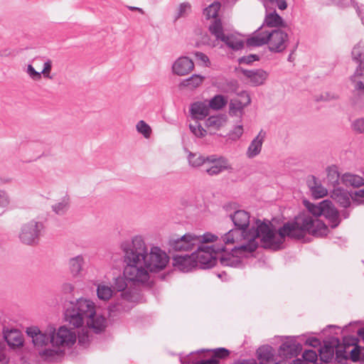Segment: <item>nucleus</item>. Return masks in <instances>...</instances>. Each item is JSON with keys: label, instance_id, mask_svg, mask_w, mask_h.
<instances>
[{"label": "nucleus", "instance_id": "nucleus-1", "mask_svg": "<svg viewBox=\"0 0 364 364\" xmlns=\"http://www.w3.org/2000/svg\"><path fill=\"white\" fill-rule=\"evenodd\" d=\"M124 274L132 282L145 283L149 272L164 270L169 262V256L158 246L149 247L141 235L121 242Z\"/></svg>", "mask_w": 364, "mask_h": 364}, {"label": "nucleus", "instance_id": "nucleus-2", "mask_svg": "<svg viewBox=\"0 0 364 364\" xmlns=\"http://www.w3.org/2000/svg\"><path fill=\"white\" fill-rule=\"evenodd\" d=\"M271 223H261L257 228H252L248 230L255 240L261 238L265 247L273 250L280 249L286 237L294 239H301L306 233L316 237L327 235L328 228L321 221L314 220L306 215H298L291 222H287L279 228V238L276 239L274 231L270 228Z\"/></svg>", "mask_w": 364, "mask_h": 364}, {"label": "nucleus", "instance_id": "nucleus-3", "mask_svg": "<svg viewBox=\"0 0 364 364\" xmlns=\"http://www.w3.org/2000/svg\"><path fill=\"white\" fill-rule=\"evenodd\" d=\"M64 317L65 321L73 328H80L86 323L95 333L104 331L107 326L106 318L97 314L95 304L85 299L70 302L65 311Z\"/></svg>", "mask_w": 364, "mask_h": 364}, {"label": "nucleus", "instance_id": "nucleus-4", "mask_svg": "<svg viewBox=\"0 0 364 364\" xmlns=\"http://www.w3.org/2000/svg\"><path fill=\"white\" fill-rule=\"evenodd\" d=\"M26 333L36 348L46 347L49 344L53 347V349L46 348L40 353L46 357L58 355L60 347L71 346L76 341L75 333L64 326L57 331L54 327L49 326L45 332L40 331L38 327H30L27 328Z\"/></svg>", "mask_w": 364, "mask_h": 364}, {"label": "nucleus", "instance_id": "nucleus-5", "mask_svg": "<svg viewBox=\"0 0 364 364\" xmlns=\"http://www.w3.org/2000/svg\"><path fill=\"white\" fill-rule=\"evenodd\" d=\"M288 41L289 36L286 32L279 28L264 29V26H261L252 37L247 39L246 43L250 47L267 44L271 52L281 53L286 49Z\"/></svg>", "mask_w": 364, "mask_h": 364}, {"label": "nucleus", "instance_id": "nucleus-6", "mask_svg": "<svg viewBox=\"0 0 364 364\" xmlns=\"http://www.w3.org/2000/svg\"><path fill=\"white\" fill-rule=\"evenodd\" d=\"M127 279L126 275L119 276L114 279L112 286L113 291H122L121 297L112 302L108 307L110 316H115L116 314L128 311L133 307V303L136 302L139 297L136 291L127 289Z\"/></svg>", "mask_w": 364, "mask_h": 364}, {"label": "nucleus", "instance_id": "nucleus-7", "mask_svg": "<svg viewBox=\"0 0 364 364\" xmlns=\"http://www.w3.org/2000/svg\"><path fill=\"white\" fill-rule=\"evenodd\" d=\"M235 228L229 230L223 237L225 245H233L239 239L247 236V228L250 225V214L242 210H236L230 215Z\"/></svg>", "mask_w": 364, "mask_h": 364}, {"label": "nucleus", "instance_id": "nucleus-8", "mask_svg": "<svg viewBox=\"0 0 364 364\" xmlns=\"http://www.w3.org/2000/svg\"><path fill=\"white\" fill-rule=\"evenodd\" d=\"M224 243L222 245H196L197 250L192 252L194 259L197 261V267L200 269H209L214 267L217 262L216 255L225 252Z\"/></svg>", "mask_w": 364, "mask_h": 364}, {"label": "nucleus", "instance_id": "nucleus-9", "mask_svg": "<svg viewBox=\"0 0 364 364\" xmlns=\"http://www.w3.org/2000/svg\"><path fill=\"white\" fill-rule=\"evenodd\" d=\"M200 244V238L193 233L171 235L167 243L169 252H191Z\"/></svg>", "mask_w": 364, "mask_h": 364}, {"label": "nucleus", "instance_id": "nucleus-10", "mask_svg": "<svg viewBox=\"0 0 364 364\" xmlns=\"http://www.w3.org/2000/svg\"><path fill=\"white\" fill-rule=\"evenodd\" d=\"M43 228V223L35 220L23 224L18 235L21 242L27 245H37Z\"/></svg>", "mask_w": 364, "mask_h": 364}, {"label": "nucleus", "instance_id": "nucleus-11", "mask_svg": "<svg viewBox=\"0 0 364 364\" xmlns=\"http://www.w3.org/2000/svg\"><path fill=\"white\" fill-rule=\"evenodd\" d=\"M350 81L353 85L351 97L352 103L359 108L364 107V73L360 70H355L354 74L350 76Z\"/></svg>", "mask_w": 364, "mask_h": 364}, {"label": "nucleus", "instance_id": "nucleus-12", "mask_svg": "<svg viewBox=\"0 0 364 364\" xmlns=\"http://www.w3.org/2000/svg\"><path fill=\"white\" fill-rule=\"evenodd\" d=\"M235 243L237 245L232 248L231 251L238 255L240 257H247V254L255 252L258 246L255 239L249 232L247 233V236L242 237Z\"/></svg>", "mask_w": 364, "mask_h": 364}, {"label": "nucleus", "instance_id": "nucleus-13", "mask_svg": "<svg viewBox=\"0 0 364 364\" xmlns=\"http://www.w3.org/2000/svg\"><path fill=\"white\" fill-rule=\"evenodd\" d=\"M301 350L302 345L294 338H289L279 346V354L281 357L288 359L296 357Z\"/></svg>", "mask_w": 364, "mask_h": 364}, {"label": "nucleus", "instance_id": "nucleus-14", "mask_svg": "<svg viewBox=\"0 0 364 364\" xmlns=\"http://www.w3.org/2000/svg\"><path fill=\"white\" fill-rule=\"evenodd\" d=\"M322 213L328 221L332 229L336 228L341 223L339 213L331 200H324L322 201Z\"/></svg>", "mask_w": 364, "mask_h": 364}, {"label": "nucleus", "instance_id": "nucleus-15", "mask_svg": "<svg viewBox=\"0 0 364 364\" xmlns=\"http://www.w3.org/2000/svg\"><path fill=\"white\" fill-rule=\"evenodd\" d=\"M173 265L179 271L188 272L197 267V261L194 259L193 254L173 256Z\"/></svg>", "mask_w": 364, "mask_h": 364}, {"label": "nucleus", "instance_id": "nucleus-16", "mask_svg": "<svg viewBox=\"0 0 364 364\" xmlns=\"http://www.w3.org/2000/svg\"><path fill=\"white\" fill-rule=\"evenodd\" d=\"M193 68L194 63L193 60L186 56L178 58L172 65L173 73L178 76L188 75Z\"/></svg>", "mask_w": 364, "mask_h": 364}, {"label": "nucleus", "instance_id": "nucleus-17", "mask_svg": "<svg viewBox=\"0 0 364 364\" xmlns=\"http://www.w3.org/2000/svg\"><path fill=\"white\" fill-rule=\"evenodd\" d=\"M339 344V339L332 337L329 341H325L323 347L319 349V357L321 361L330 363L333 358L335 347Z\"/></svg>", "mask_w": 364, "mask_h": 364}, {"label": "nucleus", "instance_id": "nucleus-18", "mask_svg": "<svg viewBox=\"0 0 364 364\" xmlns=\"http://www.w3.org/2000/svg\"><path fill=\"white\" fill-rule=\"evenodd\" d=\"M241 73L254 86H258L264 84L268 77V73L262 69L247 70L240 69Z\"/></svg>", "mask_w": 364, "mask_h": 364}, {"label": "nucleus", "instance_id": "nucleus-19", "mask_svg": "<svg viewBox=\"0 0 364 364\" xmlns=\"http://www.w3.org/2000/svg\"><path fill=\"white\" fill-rule=\"evenodd\" d=\"M243 101L238 98H235L230 100L229 104V114L231 116L241 115L245 107L251 102V99L247 93L244 92L241 95Z\"/></svg>", "mask_w": 364, "mask_h": 364}, {"label": "nucleus", "instance_id": "nucleus-20", "mask_svg": "<svg viewBox=\"0 0 364 364\" xmlns=\"http://www.w3.org/2000/svg\"><path fill=\"white\" fill-rule=\"evenodd\" d=\"M262 26H264V29L271 30L284 28L287 26V24L283 18L274 10L269 13L267 11L264 21Z\"/></svg>", "mask_w": 364, "mask_h": 364}, {"label": "nucleus", "instance_id": "nucleus-21", "mask_svg": "<svg viewBox=\"0 0 364 364\" xmlns=\"http://www.w3.org/2000/svg\"><path fill=\"white\" fill-rule=\"evenodd\" d=\"M265 137L266 132L261 129L259 134L252 140L246 152L249 159H252L260 154Z\"/></svg>", "mask_w": 364, "mask_h": 364}, {"label": "nucleus", "instance_id": "nucleus-22", "mask_svg": "<svg viewBox=\"0 0 364 364\" xmlns=\"http://www.w3.org/2000/svg\"><path fill=\"white\" fill-rule=\"evenodd\" d=\"M331 197L343 208H348L350 205V194L339 186L331 191Z\"/></svg>", "mask_w": 364, "mask_h": 364}, {"label": "nucleus", "instance_id": "nucleus-23", "mask_svg": "<svg viewBox=\"0 0 364 364\" xmlns=\"http://www.w3.org/2000/svg\"><path fill=\"white\" fill-rule=\"evenodd\" d=\"M232 169V166L230 165L228 160L226 158H222L219 163L217 164L206 165L203 168L205 171L208 176H218L224 171Z\"/></svg>", "mask_w": 364, "mask_h": 364}, {"label": "nucleus", "instance_id": "nucleus-24", "mask_svg": "<svg viewBox=\"0 0 364 364\" xmlns=\"http://www.w3.org/2000/svg\"><path fill=\"white\" fill-rule=\"evenodd\" d=\"M4 338L7 344L12 348L22 346L23 344L22 334L16 329H11L9 331L4 332Z\"/></svg>", "mask_w": 364, "mask_h": 364}, {"label": "nucleus", "instance_id": "nucleus-25", "mask_svg": "<svg viewBox=\"0 0 364 364\" xmlns=\"http://www.w3.org/2000/svg\"><path fill=\"white\" fill-rule=\"evenodd\" d=\"M327 176L326 183L329 188H335L338 187L341 182V177L336 166H329L326 169Z\"/></svg>", "mask_w": 364, "mask_h": 364}, {"label": "nucleus", "instance_id": "nucleus-26", "mask_svg": "<svg viewBox=\"0 0 364 364\" xmlns=\"http://www.w3.org/2000/svg\"><path fill=\"white\" fill-rule=\"evenodd\" d=\"M353 60L358 64L355 70H360V73H364V46L358 43L355 46L351 52Z\"/></svg>", "mask_w": 364, "mask_h": 364}, {"label": "nucleus", "instance_id": "nucleus-27", "mask_svg": "<svg viewBox=\"0 0 364 364\" xmlns=\"http://www.w3.org/2000/svg\"><path fill=\"white\" fill-rule=\"evenodd\" d=\"M209 106L204 102H196L191 106V112L197 119H202L209 114Z\"/></svg>", "mask_w": 364, "mask_h": 364}, {"label": "nucleus", "instance_id": "nucleus-28", "mask_svg": "<svg viewBox=\"0 0 364 364\" xmlns=\"http://www.w3.org/2000/svg\"><path fill=\"white\" fill-rule=\"evenodd\" d=\"M341 183L346 186L360 187L364 186V178L358 175L346 173L341 176Z\"/></svg>", "mask_w": 364, "mask_h": 364}, {"label": "nucleus", "instance_id": "nucleus-29", "mask_svg": "<svg viewBox=\"0 0 364 364\" xmlns=\"http://www.w3.org/2000/svg\"><path fill=\"white\" fill-rule=\"evenodd\" d=\"M270 346H263L257 350V357L260 364H269L273 360L274 354Z\"/></svg>", "mask_w": 364, "mask_h": 364}, {"label": "nucleus", "instance_id": "nucleus-30", "mask_svg": "<svg viewBox=\"0 0 364 364\" xmlns=\"http://www.w3.org/2000/svg\"><path fill=\"white\" fill-rule=\"evenodd\" d=\"M220 41L224 42L228 47L233 50H239L244 47L243 41L234 35L225 34Z\"/></svg>", "mask_w": 364, "mask_h": 364}, {"label": "nucleus", "instance_id": "nucleus-31", "mask_svg": "<svg viewBox=\"0 0 364 364\" xmlns=\"http://www.w3.org/2000/svg\"><path fill=\"white\" fill-rule=\"evenodd\" d=\"M332 4H336L340 7H347L352 5L356 11L358 16L360 18L361 21H363L364 16V6H359L357 2L354 0H331Z\"/></svg>", "mask_w": 364, "mask_h": 364}, {"label": "nucleus", "instance_id": "nucleus-32", "mask_svg": "<svg viewBox=\"0 0 364 364\" xmlns=\"http://www.w3.org/2000/svg\"><path fill=\"white\" fill-rule=\"evenodd\" d=\"M220 264L223 266H230L237 267L241 264V260L238 255H235L234 252L231 254L223 255L220 258Z\"/></svg>", "mask_w": 364, "mask_h": 364}, {"label": "nucleus", "instance_id": "nucleus-33", "mask_svg": "<svg viewBox=\"0 0 364 364\" xmlns=\"http://www.w3.org/2000/svg\"><path fill=\"white\" fill-rule=\"evenodd\" d=\"M228 99L222 95H216L209 101L208 106L213 110H220L226 106Z\"/></svg>", "mask_w": 364, "mask_h": 364}, {"label": "nucleus", "instance_id": "nucleus-34", "mask_svg": "<svg viewBox=\"0 0 364 364\" xmlns=\"http://www.w3.org/2000/svg\"><path fill=\"white\" fill-rule=\"evenodd\" d=\"M208 30L211 34L215 36L217 40H220L225 35L222 22L220 18L213 19L208 26Z\"/></svg>", "mask_w": 364, "mask_h": 364}, {"label": "nucleus", "instance_id": "nucleus-35", "mask_svg": "<svg viewBox=\"0 0 364 364\" xmlns=\"http://www.w3.org/2000/svg\"><path fill=\"white\" fill-rule=\"evenodd\" d=\"M307 207V209L309 210V212L310 213H311L313 215H311L309 213H300L299 215H309L310 217H311V218L314 220H318V221H321V223H323L326 227H328L322 220H319L317 218L318 216H321V213H322V208H323V206H322V202L319 203L318 205H315V204H313V203H309L308 205H306ZM328 229V228H327ZM328 233V232H327V234Z\"/></svg>", "mask_w": 364, "mask_h": 364}, {"label": "nucleus", "instance_id": "nucleus-36", "mask_svg": "<svg viewBox=\"0 0 364 364\" xmlns=\"http://www.w3.org/2000/svg\"><path fill=\"white\" fill-rule=\"evenodd\" d=\"M84 259L82 256L77 255L69 260V268L73 276H77L82 270Z\"/></svg>", "mask_w": 364, "mask_h": 364}, {"label": "nucleus", "instance_id": "nucleus-37", "mask_svg": "<svg viewBox=\"0 0 364 364\" xmlns=\"http://www.w3.org/2000/svg\"><path fill=\"white\" fill-rule=\"evenodd\" d=\"M204 77L200 75L193 74L190 77L183 80L180 85L181 87H190L191 89L196 88L202 84Z\"/></svg>", "mask_w": 364, "mask_h": 364}, {"label": "nucleus", "instance_id": "nucleus-38", "mask_svg": "<svg viewBox=\"0 0 364 364\" xmlns=\"http://www.w3.org/2000/svg\"><path fill=\"white\" fill-rule=\"evenodd\" d=\"M113 291L112 288L106 284H99L97 288V297L104 301L109 300L112 297Z\"/></svg>", "mask_w": 364, "mask_h": 364}, {"label": "nucleus", "instance_id": "nucleus-39", "mask_svg": "<svg viewBox=\"0 0 364 364\" xmlns=\"http://www.w3.org/2000/svg\"><path fill=\"white\" fill-rule=\"evenodd\" d=\"M220 9V4L218 1H214L213 4L206 7L203 11V14L207 19L218 18V14Z\"/></svg>", "mask_w": 364, "mask_h": 364}, {"label": "nucleus", "instance_id": "nucleus-40", "mask_svg": "<svg viewBox=\"0 0 364 364\" xmlns=\"http://www.w3.org/2000/svg\"><path fill=\"white\" fill-rule=\"evenodd\" d=\"M188 161L189 165L194 168H198L203 166H205V156H203L201 154L190 152L188 156Z\"/></svg>", "mask_w": 364, "mask_h": 364}, {"label": "nucleus", "instance_id": "nucleus-41", "mask_svg": "<svg viewBox=\"0 0 364 364\" xmlns=\"http://www.w3.org/2000/svg\"><path fill=\"white\" fill-rule=\"evenodd\" d=\"M225 123V118L222 115L210 116L205 121L208 127L219 129Z\"/></svg>", "mask_w": 364, "mask_h": 364}, {"label": "nucleus", "instance_id": "nucleus-42", "mask_svg": "<svg viewBox=\"0 0 364 364\" xmlns=\"http://www.w3.org/2000/svg\"><path fill=\"white\" fill-rule=\"evenodd\" d=\"M69 208V198H64L60 202L52 205L53 212L58 215L65 214Z\"/></svg>", "mask_w": 364, "mask_h": 364}, {"label": "nucleus", "instance_id": "nucleus-43", "mask_svg": "<svg viewBox=\"0 0 364 364\" xmlns=\"http://www.w3.org/2000/svg\"><path fill=\"white\" fill-rule=\"evenodd\" d=\"M212 358L215 360V364L219 363V360L225 359L230 355V350L225 348H218L213 349Z\"/></svg>", "mask_w": 364, "mask_h": 364}, {"label": "nucleus", "instance_id": "nucleus-44", "mask_svg": "<svg viewBox=\"0 0 364 364\" xmlns=\"http://www.w3.org/2000/svg\"><path fill=\"white\" fill-rule=\"evenodd\" d=\"M136 130L141 134L146 139H149L151 134V127L144 120H140L136 126Z\"/></svg>", "mask_w": 364, "mask_h": 364}, {"label": "nucleus", "instance_id": "nucleus-45", "mask_svg": "<svg viewBox=\"0 0 364 364\" xmlns=\"http://www.w3.org/2000/svg\"><path fill=\"white\" fill-rule=\"evenodd\" d=\"M189 128L191 132L197 137H203L206 134V131L197 121H196L193 124H190Z\"/></svg>", "mask_w": 364, "mask_h": 364}, {"label": "nucleus", "instance_id": "nucleus-46", "mask_svg": "<svg viewBox=\"0 0 364 364\" xmlns=\"http://www.w3.org/2000/svg\"><path fill=\"white\" fill-rule=\"evenodd\" d=\"M312 196L315 198H321L326 196L328 193V190L326 188L323 187L321 183L319 182L316 186L311 191Z\"/></svg>", "mask_w": 364, "mask_h": 364}, {"label": "nucleus", "instance_id": "nucleus-47", "mask_svg": "<svg viewBox=\"0 0 364 364\" xmlns=\"http://www.w3.org/2000/svg\"><path fill=\"white\" fill-rule=\"evenodd\" d=\"M317 358L318 355L316 352L313 350H306L302 354V358L310 364L315 363L317 360Z\"/></svg>", "mask_w": 364, "mask_h": 364}, {"label": "nucleus", "instance_id": "nucleus-48", "mask_svg": "<svg viewBox=\"0 0 364 364\" xmlns=\"http://www.w3.org/2000/svg\"><path fill=\"white\" fill-rule=\"evenodd\" d=\"M352 129L357 133L364 134V118L355 119L351 124Z\"/></svg>", "mask_w": 364, "mask_h": 364}, {"label": "nucleus", "instance_id": "nucleus-49", "mask_svg": "<svg viewBox=\"0 0 364 364\" xmlns=\"http://www.w3.org/2000/svg\"><path fill=\"white\" fill-rule=\"evenodd\" d=\"M243 134V127L242 125L235 126L230 134V137L232 140H237Z\"/></svg>", "mask_w": 364, "mask_h": 364}, {"label": "nucleus", "instance_id": "nucleus-50", "mask_svg": "<svg viewBox=\"0 0 364 364\" xmlns=\"http://www.w3.org/2000/svg\"><path fill=\"white\" fill-rule=\"evenodd\" d=\"M26 73L33 80H38L41 78V73L36 71L31 64L28 65Z\"/></svg>", "mask_w": 364, "mask_h": 364}, {"label": "nucleus", "instance_id": "nucleus-51", "mask_svg": "<svg viewBox=\"0 0 364 364\" xmlns=\"http://www.w3.org/2000/svg\"><path fill=\"white\" fill-rule=\"evenodd\" d=\"M200 238V245H207L208 242H213L217 237L210 233H205L203 235H197Z\"/></svg>", "mask_w": 364, "mask_h": 364}, {"label": "nucleus", "instance_id": "nucleus-52", "mask_svg": "<svg viewBox=\"0 0 364 364\" xmlns=\"http://www.w3.org/2000/svg\"><path fill=\"white\" fill-rule=\"evenodd\" d=\"M191 9L190 4L185 2L180 4L178 7V14L176 18L184 16L187 12Z\"/></svg>", "mask_w": 364, "mask_h": 364}, {"label": "nucleus", "instance_id": "nucleus-53", "mask_svg": "<svg viewBox=\"0 0 364 364\" xmlns=\"http://www.w3.org/2000/svg\"><path fill=\"white\" fill-rule=\"evenodd\" d=\"M259 58L257 55L250 54L247 56H243L239 59L240 63L250 64L254 61L259 60Z\"/></svg>", "mask_w": 364, "mask_h": 364}, {"label": "nucleus", "instance_id": "nucleus-54", "mask_svg": "<svg viewBox=\"0 0 364 364\" xmlns=\"http://www.w3.org/2000/svg\"><path fill=\"white\" fill-rule=\"evenodd\" d=\"M10 203V199L8 194L4 191L0 190V207L5 208Z\"/></svg>", "mask_w": 364, "mask_h": 364}, {"label": "nucleus", "instance_id": "nucleus-55", "mask_svg": "<svg viewBox=\"0 0 364 364\" xmlns=\"http://www.w3.org/2000/svg\"><path fill=\"white\" fill-rule=\"evenodd\" d=\"M51 68H52V62H51V60H48L43 64V69L41 72V74H43L45 77L51 79L52 77L50 76V72L51 70Z\"/></svg>", "mask_w": 364, "mask_h": 364}, {"label": "nucleus", "instance_id": "nucleus-56", "mask_svg": "<svg viewBox=\"0 0 364 364\" xmlns=\"http://www.w3.org/2000/svg\"><path fill=\"white\" fill-rule=\"evenodd\" d=\"M225 158L224 156L218 157L216 155H210L205 156V164L210 165V164H217L219 163V161L222 159Z\"/></svg>", "mask_w": 364, "mask_h": 364}, {"label": "nucleus", "instance_id": "nucleus-57", "mask_svg": "<svg viewBox=\"0 0 364 364\" xmlns=\"http://www.w3.org/2000/svg\"><path fill=\"white\" fill-rule=\"evenodd\" d=\"M196 60L201 61L205 66H208L210 60L208 57L203 53L196 51L194 53Z\"/></svg>", "mask_w": 364, "mask_h": 364}, {"label": "nucleus", "instance_id": "nucleus-58", "mask_svg": "<svg viewBox=\"0 0 364 364\" xmlns=\"http://www.w3.org/2000/svg\"><path fill=\"white\" fill-rule=\"evenodd\" d=\"M338 98V95L334 93L325 92L321 95L317 101H330Z\"/></svg>", "mask_w": 364, "mask_h": 364}, {"label": "nucleus", "instance_id": "nucleus-59", "mask_svg": "<svg viewBox=\"0 0 364 364\" xmlns=\"http://www.w3.org/2000/svg\"><path fill=\"white\" fill-rule=\"evenodd\" d=\"M306 183L310 191H311L318 184L319 181L314 176H310L308 177Z\"/></svg>", "mask_w": 364, "mask_h": 364}, {"label": "nucleus", "instance_id": "nucleus-60", "mask_svg": "<svg viewBox=\"0 0 364 364\" xmlns=\"http://www.w3.org/2000/svg\"><path fill=\"white\" fill-rule=\"evenodd\" d=\"M360 350L357 347H355L350 351V358H351V360L353 362L358 361L360 360Z\"/></svg>", "mask_w": 364, "mask_h": 364}, {"label": "nucleus", "instance_id": "nucleus-61", "mask_svg": "<svg viewBox=\"0 0 364 364\" xmlns=\"http://www.w3.org/2000/svg\"><path fill=\"white\" fill-rule=\"evenodd\" d=\"M89 336L87 333L80 334L78 336V343L82 345H86L89 343Z\"/></svg>", "mask_w": 364, "mask_h": 364}, {"label": "nucleus", "instance_id": "nucleus-62", "mask_svg": "<svg viewBox=\"0 0 364 364\" xmlns=\"http://www.w3.org/2000/svg\"><path fill=\"white\" fill-rule=\"evenodd\" d=\"M306 343L314 348L321 346V341L316 338H310L306 340Z\"/></svg>", "mask_w": 364, "mask_h": 364}, {"label": "nucleus", "instance_id": "nucleus-63", "mask_svg": "<svg viewBox=\"0 0 364 364\" xmlns=\"http://www.w3.org/2000/svg\"><path fill=\"white\" fill-rule=\"evenodd\" d=\"M61 289H62V291L63 293L68 294V293H71L73 291L74 287L70 283H64L62 285Z\"/></svg>", "mask_w": 364, "mask_h": 364}, {"label": "nucleus", "instance_id": "nucleus-64", "mask_svg": "<svg viewBox=\"0 0 364 364\" xmlns=\"http://www.w3.org/2000/svg\"><path fill=\"white\" fill-rule=\"evenodd\" d=\"M192 364H215V360L211 357L208 359L200 360L196 362H193Z\"/></svg>", "mask_w": 364, "mask_h": 364}]
</instances>
